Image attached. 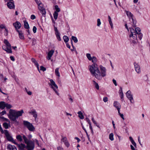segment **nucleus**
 <instances>
[{
  "instance_id": "obj_1",
  "label": "nucleus",
  "mask_w": 150,
  "mask_h": 150,
  "mask_svg": "<svg viewBox=\"0 0 150 150\" xmlns=\"http://www.w3.org/2000/svg\"><path fill=\"white\" fill-rule=\"evenodd\" d=\"M130 34H129V40L131 43L136 44L137 42L138 38L141 40L143 36L142 34L140 33L141 30L138 27L135 28L134 30L132 27L129 28Z\"/></svg>"
},
{
  "instance_id": "obj_2",
  "label": "nucleus",
  "mask_w": 150,
  "mask_h": 150,
  "mask_svg": "<svg viewBox=\"0 0 150 150\" xmlns=\"http://www.w3.org/2000/svg\"><path fill=\"white\" fill-rule=\"evenodd\" d=\"M100 68L101 72L100 71L98 67L95 68L93 71L91 72L92 76H94L99 80L102 79L103 77L105 76L106 73V69L105 67L102 65H100Z\"/></svg>"
},
{
  "instance_id": "obj_3",
  "label": "nucleus",
  "mask_w": 150,
  "mask_h": 150,
  "mask_svg": "<svg viewBox=\"0 0 150 150\" xmlns=\"http://www.w3.org/2000/svg\"><path fill=\"white\" fill-rule=\"evenodd\" d=\"M23 113L24 111L23 110L17 111L15 110L10 109L8 117L11 120L15 121L16 119L19 117L21 116Z\"/></svg>"
},
{
  "instance_id": "obj_4",
  "label": "nucleus",
  "mask_w": 150,
  "mask_h": 150,
  "mask_svg": "<svg viewBox=\"0 0 150 150\" xmlns=\"http://www.w3.org/2000/svg\"><path fill=\"white\" fill-rule=\"evenodd\" d=\"M23 138L24 142L26 144V149L27 150H33L35 147L34 141L28 140V138L24 135L23 134Z\"/></svg>"
},
{
  "instance_id": "obj_5",
  "label": "nucleus",
  "mask_w": 150,
  "mask_h": 150,
  "mask_svg": "<svg viewBox=\"0 0 150 150\" xmlns=\"http://www.w3.org/2000/svg\"><path fill=\"white\" fill-rule=\"evenodd\" d=\"M6 45L2 46L3 49L6 51L7 53H11L12 51L11 50V46L10 43L7 40L5 39L4 41Z\"/></svg>"
},
{
  "instance_id": "obj_6",
  "label": "nucleus",
  "mask_w": 150,
  "mask_h": 150,
  "mask_svg": "<svg viewBox=\"0 0 150 150\" xmlns=\"http://www.w3.org/2000/svg\"><path fill=\"white\" fill-rule=\"evenodd\" d=\"M92 59L91 61L93 63L92 65L89 66V70L90 72L93 71L95 69V68L98 67V65L96 63L97 61L96 57L93 56L92 57Z\"/></svg>"
},
{
  "instance_id": "obj_7",
  "label": "nucleus",
  "mask_w": 150,
  "mask_h": 150,
  "mask_svg": "<svg viewBox=\"0 0 150 150\" xmlns=\"http://www.w3.org/2000/svg\"><path fill=\"white\" fill-rule=\"evenodd\" d=\"M23 124L30 131H33L35 130V128L33 125L27 121H23Z\"/></svg>"
},
{
  "instance_id": "obj_8",
  "label": "nucleus",
  "mask_w": 150,
  "mask_h": 150,
  "mask_svg": "<svg viewBox=\"0 0 150 150\" xmlns=\"http://www.w3.org/2000/svg\"><path fill=\"white\" fill-rule=\"evenodd\" d=\"M50 83H49V85L51 86V87L52 88L53 90L55 91V93L57 94V95H59V93L57 91L56 89H57L58 88V86L56 84L55 82L53 81V79H51L50 80Z\"/></svg>"
},
{
  "instance_id": "obj_9",
  "label": "nucleus",
  "mask_w": 150,
  "mask_h": 150,
  "mask_svg": "<svg viewBox=\"0 0 150 150\" xmlns=\"http://www.w3.org/2000/svg\"><path fill=\"white\" fill-rule=\"evenodd\" d=\"M127 97L129 99L130 102L132 103H134V100L133 95L132 94L131 91L129 90L126 93Z\"/></svg>"
},
{
  "instance_id": "obj_10",
  "label": "nucleus",
  "mask_w": 150,
  "mask_h": 150,
  "mask_svg": "<svg viewBox=\"0 0 150 150\" xmlns=\"http://www.w3.org/2000/svg\"><path fill=\"white\" fill-rule=\"evenodd\" d=\"M4 133L8 140L12 142L15 144H17L16 142H14L13 139L12 137L10 136L8 131L7 130H4Z\"/></svg>"
},
{
  "instance_id": "obj_11",
  "label": "nucleus",
  "mask_w": 150,
  "mask_h": 150,
  "mask_svg": "<svg viewBox=\"0 0 150 150\" xmlns=\"http://www.w3.org/2000/svg\"><path fill=\"white\" fill-rule=\"evenodd\" d=\"M38 8L42 15H45L46 13L45 9L43 7V5L41 3L38 5Z\"/></svg>"
},
{
  "instance_id": "obj_12",
  "label": "nucleus",
  "mask_w": 150,
  "mask_h": 150,
  "mask_svg": "<svg viewBox=\"0 0 150 150\" xmlns=\"http://www.w3.org/2000/svg\"><path fill=\"white\" fill-rule=\"evenodd\" d=\"M128 17L129 18L130 21L132 23V26L134 28H135L136 27V24L137 23V21L134 18L133 16Z\"/></svg>"
},
{
  "instance_id": "obj_13",
  "label": "nucleus",
  "mask_w": 150,
  "mask_h": 150,
  "mask_svg": "<svg viewBox=\"0 0 150 150\" xmlns=\"http://www.w3.org/2000/svg\"><path fill=\"white\" fill-rule=\"evenodd\" d=\"M134 65L135 68V70L137 72L138 74L141 73L140 67L138 64L136 62L134 63Z\"/></svg>"
},
{
  "instance_id": "obj_14",
  "label": "nucleus",
  "mask_w": 150,
  "mask_h": 150,
  "mask_svg": "<svg viewBox=\"0 0 150 150\" xmlns=\"http://www.w3.org/2000/svg\"><path fill=\"white\" fill-rule=\"evenodd\" d=\"M13 25L15 27L17 32V30H18V29L20 28L21 27V23L17 21L13 23Z\"/></svg>"
},
{
  "instance_id": "obj_15",
  "label": "nucleus",
  "mask_w": 150,
  "mask_h": 150,
  "mask_svg": "<svg viewBox=\"0 0 150 150\" xmlns=\"http://www.w3.org/2000/svg\"><path fill=\"white\" fill-rule=\"evenodd\" d=\"M7 5L8 7L10 9L14 8L15 7L14 1H9L7 2Z\"/></svg>"
},
{
  "instance_id": "obj_16",
  "label": "nucleus",
  "mask_w": 150,
  "mask_h": 150,
  "mask_svg": "<svg viewBox=\"0 0 150 150\" xmlns=\"http://www.w3.org/2000/svg\"><path fill=\"white\" fill-rule=\"evenodd\" d=\"M29 113L33 116V117L35 118V120L36 119L37 117V114L35 110L33 109L32 110L30 111L29 112Z\"/></svg>"
},
{
  "instance_id": "obj_17",
  "label": "nucleus",
  "mask_w": 150,
  "mask_h": 150,
  "mask_svg": "<svg viewBox=\"0 0 150 150\" xmlns=\"http://www.w3.org/2000/svg\"><path fill=\"white\" fill-rule=\"evenodd\" d=\"M54 52V51L52 50L49 51L48 53L47 56V58L48 60H50L51 59L53 54Z\"/></svg>"
},
{
  "instance_id": "obj_18",
  "label": "nucleus",
  "mask_w": 150,
  "mask_h": 150,
  "mask_svg": "<svg viewBox=\"0 0 150 150\" xmlns=\"http://www.w3.org/2000/svg\"><path fill=\"white\" fill-rule=\"evenodd\" d=\"M32 62L34 63L38 71L40 72V69L39 68V65L36 60L33 58H32L31 59Z\"/></svg>"
},
{
  "instance_id": "obj_19",
  "label": "nucleus",
  "mask_w": 150,
  "mask_h": 150,
  "mask_svg": "<svg viewBox=\"0 0 150 150\" xmlns=\"http://www.w3.org/2000/svg\"><path fill=\"white\" fill-rule=\"evenodd\" d=\"M7 148L9 150H17V148L15 146L11 144L8 145Z\"/></svg>"
},
{
  "instance_id": "obj_20",
  "label": "nucleus",
  "mask_w": 150,
  "mask_h": 150,
  "mask_svg": "<svg viewBox=\"0 0 150 150\" xmlns=\"http://www.w3.org/2000/svg\"><path fill=\"white\" fill-rule=\"evenodd\" d=\"M18 146L20 150H26L25 149L26 148V146L25 144L22 143L21 144H18Z\"/></svg>"
},
{
  "instance_id": "obj_21",
  "label": "nucleus",
  "mask_w": 150,
  "mask_h": 150,
  "mask_svg": "<svg viewBox=\"0 0 150 150\" xmlns=\"http://www.w3.org/2000/svg\"><path fill=\"white\" fill-rule=\"evenodd\" d=\"M113 105L115 108H117V109H120L121 108V105L120 103L117 101H115L114 102Z\"/></svg>"
},
{
  "instance_id": "obj_22",
  "label": "nucleus",
  "mask_w": 150,
  "mask_h": 150,
  "mask_svg": "<svg viewBox=\"0 0 150 150\" xmlns=\"http://www.w3.org/2000/svg\"><path fill=\"white\" fill-rule=\"evenodd\" d=\"M17 32H18L19 34V37L20 39L22 40L24 39V35L23 33H22V31L17 30Z\"/></svg>"
},
{
  "instance_id": "obj_23",
  "label": "nucleus",
  "mask_w": 150,
  "mask_h": 150,
  "mask_svg": "<svg viewBox=\"0 0 150 150\" xmlns=\"http://www.w3.org/2000/svg\"><path fill=\"white\" fill-rule=\"evenodd\" d=\"M23 134H21V135H18L16 136V138L18 141L22 142L23 141Z\"/></svg>"
},
{
  "instance_id": "obj_24",
  "label": "nucleus",
  "mask_w": 150,
  "mask_h": 150,
  "mask_svg": "<svg viewBox=\"0 0 150 150\" xmlns=\"http://www.w3.org/2000/svg\"><path fill=\"white\" fill-rule=\"evenodd\" d=\"M5 102L4 101L0 102V109L3 110L5 108Z\"/></svg>"
},
{
  "instance_id": "obj_25",
  "label": "nucleus",
  "mask_w": 150,
  "mask_h": 150,
  "mask_svg": "<svg viewBox=\"0 0 150 150\" xmlns=\"http://www.w3.org/2000/svg\"><path fill=\"white\" fill-rule=\"evenodd\" d=\"M24 26L25 28L28 29L29 28V25L28 22L26 21H24Z\"/></svg>"
},
{
  "instance_id": "obj_26",
  "label": "nucleus",
  "mask_w": 150,
  "mask_h": 150,
  "mask_svg": "<svg viewBox=\"0 0 150 150\" xmlns=\"http://www.w3.org/2000/svg\"><path fill=\"white\" fill-rule=\"evenodd\" d=\"M79 115V118L81 119H83L84 118V116L83 115L81 111H79L78 113Z\"/></svg>"
},
{
  "instance_id": "obj_27",
  "label": "nucleus",
  "mask_w": 150,
  "mask_h": 150,
  "mask_svg": "<svg viewBox=\"0 0 150 150\" xmlns=\"http://www.w3.org/2000/svg\"><path fill=\"white\" fill-rule=\"evenodd\" d=\"M5 108L8 109H10L12 108V106L10 104H8L5 102Z\"/></svg>"
},
{
  "instance_id": "obj_28",
  "label": "nucleus",
  "mask_w": 150,
  "mask_h": 150,
  "mask_svg": "<svg viewBox=\"0 0 150 150\" xmlns=\"http://www.w3.org/2000/svg\"><path fill=\"white\" fill-rule=\"evenodd\" d=\"M59 68H57L55 70V74L56 76H58L59 77L60 76L59 73Z\"/></svg>"
},
{
  "instance_id": "obj_29",
  "label": "nucleus",
  "mask_w": 150,
  "mask_h": 150,
  "mask_svg": "<svg viewBox=\"0 0 150 150\" xmlns=\"http://www.w3.org/2000/svg\"><path fill=\"white\" fill-rule=\"evenodd\" d=\"M63 39L64 40V41L65 43L67 42L69 40V38L66 36H64L63 37Z\"/></svg>"
},
{
  "instance_id": "obj_30",
  "label": "nucleus",
  "mask_w": 150,
  "mask_h": 150,
  "mask_svg": "<svg viewBox=\"0 0 150 150\" xmlns=\"http://www.w3.org/2000/svg\"><path fill=\"white\" fill-rule=\"evenodd\" d=\"M68 141L66 137H62V139L61 140V142H63L64 143Z\"/></svg>"
},
{
  "instance_id": "obj_31",
  "label": "nucleus",
  "mask_w": 150,
  "mask_h": 150,
  "mask_svg": "<svg viewBox=\"0 0 150 150\" xmlns=\"http://www.w3.org/2000/svg\"><path fill=\"white\" fill-rule=\"evenodd\" d=\"M126 14L128 17H132L133 16V15L129 11H126Z\"/></svg>"
},
{
  "instance_id": "obj_32",
  "label": "nucleus",
  "mask_w": 150,
  "mask_h": 150,
  "mask_svg": "<svg viewBox=\"0 0 150 150\" xmlns=\"http://www.w3.org/2000/svg\"><path fill=\"white\" fill-rule=\"evenodd\" d=\"M53 15L54 19L55 20H56L57 19L58 16V13H57V11H54L53 13Z\"/></svg>"
},
{
  "instance_id": "obj_33",
  "label": "nucleus",
  "mask_w": 150,
  "mask_h": 150,
  "mask_svg": "<svg viewBox=\"0 0 150 150\" xmlns=\"http://www.w3.org/2000/svg\"><path fill=\"white\" fill-rule=\"evenodd\" d=\"M72 40H73L75 43H77L78 40L76 37L74 36H72L71 37Z\"/></svg>"
},
{
  "instance_id": "obj_34",
  "label": "nucleus",
  "mask_w": 150,
  "mask_h": 150,
  "mask_svg": "<svg viewBox=\"0 0 150 150\" xmlns=\"http://www.w3.org/2000/svg\"><path fill=\"white\" fill-rule=\"evenodd\" d=\"M60 33L55 34V35H56V36L57 37V39L59 41H60L61 40V39L60 37Z\"/></svg>"
},
{
  "instance_id": "obj_35",
  "label": "nucleus",
  "mask_w": 150,
  "mask_h": 150,
  "mask_svg": "<svg viewBox=\"0 0 150 150\" xmlns=\"http://www.w3.org/2000/svg\"><path fill=\"white\" fill-rule=\"evenodd\" d=\"M86 56L87 58L89 60L91 61L92 60V57H91V55L90 54L87 53L86 54Z\"/></svg>"
},
{
  "instance_id": "obj_36",
  "label": "nucleus",
  "mask_w": 150,
  "mask_h": 150,
  "mask_svg": "<svg viewBox=\"0 0 150 150\" xmlns=\"http://www.w3.org/2000/svg\"><path fill=\"white\" fill-rule=\"evenodd\" d=\"M3 127L6 129H7L8 127V125L6 122H4L3 124Z\"/></svg>"
},
{
  "instance_id": "obj_37",
  "label": "nucleus",
  "mask_w": 150,
  "mask_h": 150,
  "mask_svg": "<svg viewBox=\"0 0 150 150\" xmlns=\"http://www.w3.org/2000/svg\"><path fill=\"white\" fill-rule=\"evenodd\" d=\"M55 8L56 10L55 11H57V13L59 12L60 11V8L58 7V6L57 5H55Z\"/></svg>"
},
{
  "instance_id": "obj_38",
  "label": "nucleus",
  "mask_w": 150,
  "mask_h": 150,
  "mask_svg": "<svg viewBox=\"0 0 150 150\" xmlns=\"http://www.w3.org/2000/svg\"><path fill=\"white\" fill-rule=\"evenodd\" d=\"M93 81L95 85L96 88L98 90L99 89V86L98 83L94 81Z\"/></svg>"
},
{
  "instance_id": "obj_39",
  "label": "nucleus",
  "mask_w": 150,
  "mask_h": 150,
  "mask_svg": "<svg viewBox=\"0 0 150 150\" xmlns=\"http://www.w3.org/2000/svg\"><path fill=\"white\" fill-rule=\"evenodd\" d=\"M109 139L111 141H113L114 140L113 134L112 133L110 134L109 135Z\"/></svg>"
},
{
  "instance_id": "obj_40",
  "label": "nucleus",
  "mask_w": 150,
  "mask_h": 150,
  "mask_svg": "<svg viewBox=\"0 0 150 150\" xmlns=\"http://www.w3.org/2000/svg\"><path fill=\"white\" fill-rule=\"evenodd\" d=\"M0 119H2L3 121H4L8 122L9 121V120L8 119L6 118L3 117H0Z\"/></svg>"
},
{
  "instance_id": "obj_41",
  "label": "nucleus",
  "mask_w": 150,
  "mask_h": 150,
  "mask_svg": "<svg viewBox=\"0 0 150 150\" xmlns=\"http://www.w3.org/2000/svg\"><path fill=\"white\" fill-rule=\"evenodd\" d=\"M97 26L98 27H99L101 24L100 19L99 18H98L97 20Z\"/></svg>"
},
{
  "instance_id": "obj_42",
  "label": "nucleus",
  "mask_w": 150,
  "mask_h": 150,
  "mask_svg": "<svg viewBox=\"0 0 150 150\" xmlns=\"http://www.w3.org/2000/svg\"><path fill=\"white\" fill-rule=\"evenodd\" d=\"M54 30L55 32V34H57L58 33H59V31L58 30V29H57V28L55 27V26H54Z\"/></svg>"
},
{
  "instance_id": "obj_43",
  "label": "nucleus",
  "mask_w": 150,
  "mask_h": 150,
  "mask_svg": "<svg viewBox=\"0 0 150 150\" xmlns=\"http://www.w3.org/2000/svg\"><path fill=\"white\" fill-rule=\"evenodd\" d=\"M40 70H41L42 71H44L46 70V69L45 68L43 67V66H41L40 67Z\"/></svg>"
},
{
  "instance_id": "obj_44",
  "label": "nucleus",
  "mask_w": 150,
  "mask_h": 150,
  "mask_svg": "<svg viewBox=\"0 0 150 150\" xmlns=\"http://www.w3.org/2000/svg\"><path fill=\"white\" fill-rule=\"evenodd\" d=\"M36 40L35 38H33L32 39V45H34L36 43Z\"/></svg>"
},
{
  "instance_id": "obj_45",
  "label": "nucleus",
  "mask_w": 150,
  "mask_h": 150,
  "mask_svg": "<svg viewBox=\"0 0 150 150\" xmlns=\"http://www.w3.org/2000/svg\"><path fill=\"white\" fill-rule=\"evenodd\" d=\"M126 124L124 123V125L122 127V128L123 129H125L126 132H127V127H126Z\"/></svg>"
},
{
  "instance_id": "obj_46",
  "label": "nucleus",
  "mask_w": 150,
  "mask_h": 150,
  "mask_svg": "<svg viewBox=\"0 0 150 150\" xmlns=\"http://www.w3.org/2000/svg\"><path fill=\"white\" fill-rule=\"evenodd\" d=\"M119 94H120L121 99L122 100H123V98H124V95H123V93H119Z\"/></svg>"
},
{
  "instance_id": "obj_47",
  "label": "nucleus",
  "mask_w": 150,
  "mask_h": 150,
  "mask_svg": "<svg viewBox=\"0 0 150 150\" xmlns=\"http://www.w3.org/2000/svg\"><path fill=\"white\" fill-rule=\"evenodd\" d=\"M35 1L38 5L42 3L40 0H35Z\"/></svg>"
},
{
  "instance_id": "obj_48",
  "label": "nucleus",
  "mask_w": 150,
  "mask_h": 150,
  "mask_svg": "<svg viewBox=\"0 0 150 150\" xmlns=\"http://www.w3.org/2000/svg\"><path fill=\"white\" fill-rule=\"evenodd\" d=\"M33 30L34 33H36L37 30V28L35 26H33Z\"/></svg>"
},
{
  "instance_id": "obj_49",
  "label": "nucleus",
  "mask_w": 150,
  "mask_h": 150,
  "mask_svg": "<svg viewBox=\"0 0 150 150\" xmlns=\"http://www.w3.org/2000/svg\"><path fill=\"white\" fill-rule=\"evenodd\" d=\"M64 144L67 147H68L70 145V144H69V142H68V141L67 142H66L65 143H64Z\"/></svg>"
},
{
  "instance_id": "obj_50",
  "label": "nucleus",
  "mask_w": 150,
  "mask_h": 150,
  "mask_svg": "<svg viewBox=\"0 0 150 150\" xmlns=\"http://www.w3.org/2000/svg\"><path fill=\"white\" fill-rule=\"evenodd\" d=\"M30 18L32 20H34L36 18V17L34 15H32L31 16Z\"/></svg>"
},
{
  "instance_id": "obj_51",
  "label": "nucleus",
  "mask_w": 150,
  "mask_h": 150,
  "mask_svg": "<svg viewBox=\"0 0 150 150\" xmlns=\"http://www.w3.org/2000/svg\"><path fill=\"white\" fill-rule=\"evenodd\" d=\"M103 100L105 102H106L108 101V98L107 97H104L103 98Z\"/></svg>"
},
{
  "instance_id": "obj_52",
  "label": "nucleus",
  "mask_w": 150,
  "mask_h": 150,
  "mask_svg": "<svg viewBox=\"0 0 150 150\" xmlns=\"http://www.w3.org/2000/svg\"><path fill=\"white\" fill-rule=\"evenodd\" d=\"M28 138V140H30L31 139L32 137V135L31 134H29L27 136Z\"/></svg>"
},
{
  "instance_id": "obj_53",
  "label": "nucleus",
  "mask_w": 150,
  "mask_h": 150,
  "mask_svg": "<svg viewBox=\"0 0 150 150\" xmlns=\"http://www.w3.org/2000/svg\"><path fill=\"white\" fill-rule=\"evenodd\" d=\"M6 111L5 110L1 112V114L2 115H4V114H6Z\"/></svg>"
},
{
  "instance_id": "obj_54",
  "label": "nucleus",
  "mask_w": 150,
  "mask_h": 150,
  "mask_svg": "<svg viewBox=\"0 0 150 150\" xmlns=\"http://www.w3.org/2000/svg\"><path fill=\"white\" fill-rule=\"evenodd\" d=\"M112 81H113V83L115 84V86H117V83L116 80H115L114 79H113Z\"/></svg>"
},
{
  "instance_id": "obj_55",
  "label": "nucleus",
  "mask_w": 150,
  "mask_h": 150,
  "mask_svg": "<svg viewBox=\"0 0 150 150\" xmlns=\"http://www.w3.org/2000/svg\"><path fill=\"white\" fill-rule=\"evenodd\" d=\"M69 96V100H70L71 103H72L73 102V99L70 96Z\"/></svg>"
},
{
  "instance_id": "obj_56",
  "label": "nucleus",
  "mask_w": 150,
  "mask_h": 150,
  "mask_svg": "<svg viewBox=\"0 0 150 150\" xmlns=\"http://www.w3.org/2000/svg\"><path fill=\"white\" fill-rule=\"evenodd\" d=\"M10 58L11 60L12 61H15V59L13 56H11L10 57Z\"/></svg>"
},
{
  "instance_id": "obj_57",
  "label": "nucleus",
  "mask_w": 150,
  "mask_h": 150,
  "mask_svg": "<svg viewBox=\"0 0 150 150\" xmlns=\"http://www.w3.org/2000/svg\"><path fill=\"white\" fill-rule=\"evenodd\" d=\"M109 24L110 25V26H111V27L112 28H113V24H112V21H110V22H109Z\"/></svg>"
},
{
  "instance_id": "obj_58",
  "label": "nucleus",
  "mask_w": 150,
  "mask_h": 150,
  "mask_svg": "<svg viewBox=\"0 0 150 150\" xmlns=\"http://www.w3.org/2000/svg\"><path fill=\"white\" fill-rule=\"evenodd\" d=\"M129 139L130 140V141L131 143H132V142H134V140L131 137H129Z\"/></svg>"
},
{
  "instance_id": "obj_59",
  "label": "nucleus",
  "mask_w": 150,
  "mask_h": 150,
  "mask_svg": "<svg viewBox=\"0 0 150 150\" xmlns=\"http://www.w3.org/2000/svg\"><path fill=\"white\" fill-rule=\"evenodd\" d=\"M129 139L130 140V141L131 143H132V142H134V140L131 137H129Z\"/></svg>"
},
{
  "instance_id": "obj_60",
  "label": "nucleus",
  "mask_w": 150,
  "mask_h": 150,
  "mask_svg": "<svg viewBox=\"0 0 150 150\" xmlns=\"http://www.w3.org/2000/svg\"><path fill=\"white\" fill-rule=\"evenodd\" d=\"M125 27L126 28L127 30L129 32L130 31L129 28L128 29L127 24L126 23L125 24Z\"/></svg>"
},
{
  "instance_id": "obj_61",
  "label": "nucleus",
  "mask_w": 150,
  "mask_h": 150,
  "mask_svg": "<svg viewBox=\"0 0 150 150\" xmlns=\"http://www.w3.org/2000/svg\"><path fill=\"white\" fill-rule=\"evenodd\" d=\"M121 117L122 119L123 120H124L125 118L124 117V115L122 114H121L120 115H119Z\"/></svg>"
},
{
  "instance_id": "obj_62",
  "label": "nucleus",
  "mask_w": 150,
  "mask_h": 150,
  "mask_svg": "<svg viewBox=\"0 0 150 150\" xmlns=\"http://www.w3.org/2000/svg\"><path fill=\"white\" fill-rule=\"evenodd\" d=\"M119 93H123L122 92V89L121 87H120V89L119 91Z\"/></svg>"
},
{
  "instance_id": "obj_63",
  "label": "nucleus",
  "mask_w": 150,
  "mask_h": 150,
  "mask_svg": "<svg viewBox=\"0 0 150 150\" xmlns=\"http://www.w3.org/2000/svg\"><path fill=\"white\" fill-rule=\"evenodd\" d=\"M57 150H64L63 148L60 147V146H59L57 147Z\"/></svg>"
},
{
  "instance_id": "obj_64",
  "label": "nucleus",
  "mask_w": 150,
  "mask_h": 150,
  "mask_svg": "<svg viewBox=\"0 0 150 150\" xmlns=\"http://www.w3.org/2000/svg\"><path fill=\"white\" fill-rule=\"evenodd\" d=\"M130 147H131V149L132 150H135V148L132 145H130Z\"/></svg>"
}]
</instances>
